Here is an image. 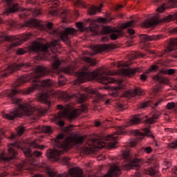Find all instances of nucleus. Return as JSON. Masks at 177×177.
<instances>
[{"label": "nucleus", "instance_id": "f257e3e1", "mask_svg": "<svg viewBox=\"0 0 177 177\" xmlns=\"http://www.w3.org/2000/svg\"><path fill=\"white\" fill-rule=\"evenodd\" d=\"M62 64V61L59 59H55L52 64V70L48 68L44 65H39L36 68L27 75H23L18 78L13 84L11 90H7L6 95L9 97L14 104H18V107L12 109L9 113H3V118L13 121L17 117L23 115H31L35 110H38L41 114H45L46 109L42 107H37L31 102L28 103H21V99L17 98V95H30L34 91H46L45 93H41L37 95L39 102L47 104L50 107V96H59L64 102H68L70 99L76 97L79 103L86 102L91 96L88 93L85 94H73L68 95L65 91H55V90H48L49 88L53 86V81L50 79H45L41 82L39 78L47 75L50 71H57L59 66Z\"/></svg>", "mask_w": 177, "mask_h": 177}, {"label": "nucleus", "instance_id": "f03ea898", "mask_svg": "<svg viewBox=\"0 0 177 177\" xmlns=\"http://www.w3.org/2000/svg\"><path fill=\"white\" fill-rule=\"evenodd\" d=\"M83 71L77 73V81L80 84L89 81L91 78H97L99 82L104 84V85L114 84V82H115V79L110 77V75H113L114 73L112 71H109L107 68L104 66L91 72L89 71L88 67H83Z\"/></svg>", "mask_w": 177, "mask_h": 177}, {"label": "nucleus", "instance_id": "7ed1b4c3", "mask_svg": "<svg viewBox=\"0 0 177 177\" xmlns=\"http://www.w3.org/2000/svg\"><path fill=\"white\" fill-rule=\"evenodd\" d=\"M64 134H58L54 140V146L58 149H62L63 151H67L71 146H78L82 145L85 140V136L74 135L68 136L65 140Z\"/></svg>", "mask_w": 177, "mask_h": 177}, {"label": "nucleus", "instance_id": "20e7f679", "mask_svg": "<svg viewBox=\"0 0 177 177\" xmlns=\"http://www.w3.org/2000/svg\"><path fill=\"white\" fill-rule=\"evenodd\" d=\"M88 111V107L86 105L82 104L80 108L74 109L71 112V108L65 109L64 111L58 113L53 117V121L59 125V127H64V121L62 120V118H67L69 121L74 120L77 115H80L81 113H85Z\"/></svg>", "mask_w": 177, "mask_h": 177}, {"label": "nucleus", "instance_id": "39448f33", "mask_svg": "<svg viewBox=\"0 0 177 177\" xmlns=\"http://www.w3.org/2000/svg\"><path fill=\"white\" fill-rule=\"evenodd\" d=\"M140 121H142V116L140 115L133 117L132 120L128 122L125 126L118 127L116 128V132H113L112 134H109L108 136H104V140H113L109 142V146L112 149H115V147H117V139L118 138V135H124V133H125V127H131V125L139 124Z\"/></svg>", "mask_w": 177, "mask_h": 177}, {"label": "nucleus", "instance_id": "423d86ee", "mask_svg": "<svg viewBox=\"0 0 177 177\" xmlns=\"http://www.w3.org/2000/svg\"><path fill=\"white\" fill-rule=\"evenodd\" d=\"M48 48L51 49L53 53H56L57 49H60V39L53 40L51 42L44 44L38 41H34L29 47V50L34 53H48Z\"/></svg>", "mask_w": 177, "mask_h": 177}, {"label": "nucleus", "instance_id": "0eeeda50", "mask_svg": "<svg viewBox=\"0 0 177 177\" xmlns=\"http://www.w3.org/2000/svg\"><path fill=\"white\" fill-rule=\"evenodd\" d=\"M123 159L127 164L123 165V169L129 171V169H133V168H139V162H142V159L134 158H132V156L128 151H124L122 153Z\"/></svg>", "mask_w": 177, "mask_h": 177}, {"label": "nucleus", "instance_id": "6e6552de", "mask_svg": "<svg viewBox=\"0 0 177 177\" xmlns=\"http://www.w3.org/2000/svg\"><path fill=\"white\" fill-rule=\"evenodd\" d=\"M19 148L20 146L17 142L8 145V153L3 151H1L0 153V161H10V160L16 158V156H17V151H16V149Z\"/></svg>", "mask_w": 177, "mask_h": 177}, {"label": "nucleus", "instance_id": "1a4fd4ad", "mask_svg": "<svg viewBox=\"0 0 177 177\" xmlns=\"http://www.w3.org/2000/svg\"><path fill=\"white\" fill-rule=\"evenodd\" d=\"M171 20H174V17L171 15H167L163 19H160V15L158 14H156L151 18L144 21L142 22V26L143 27H146V28H149V27H152V26H156V24H158L160 21H162L163 23H168Z\"/></svg>", "mask_w": 177, "mask_h": 177}, {"label": "nucleus", "instance_id": "9d476101", "mask_svg": "<svg viewBox=\"0 0 177 177\" xmlns=\"http://www.w3.org/2000/svg\"><path fill=\"white\" fill-rule=\"evenodd\" d=\"M30 67H31L30 63H27V62H21L20 64L14 63L8 66L6 68L2 69V72L1 73L0 75L1 78H3V77H8V75L13 73V71H17V70H21V68H30Z\"/></svg>", "mask_w": 177, "mask_h": 177}, {"label": "nucleus", "instance_id": "9b49d317", "mask_svg": "<svg viewBox=\"0 0 177 177\" xmlns=\"http://www.w3.org/2000/svg\"><path fill=\"white\" fill-rule=\"evenodd\" d=\"M96 143L98 144V149H103L105 146L104 142L100 140H90L81 148V153H83L84 154H90V153H93V151H95L93 147H95Z\"/></svg>", "mask_w": 177, "mask_h": 177}, {"label": "nucleus", "instance_id": "f8f14e48", "mask_svg": "<svg viewBox=\"0 0 177 177\" xmlns=\"http://www.w3.org/2000/svg\"><path fill=\"white\" fill-rule=\"evenodd\" d=\"M143 132H145V133H142L139 130H134L133 131V135L136 136V138L133 140L131 141L130 142V146L131 147H135V146H136V144L138 142H140V140H142L145 136H149L152 139H154V136L151 135V131H150L149 129L144 128Z\"/></svg>", "mask_w": 177, "mask_h": 177}, {"label": "nucleus", "instance_id": "ddd939ff", "mask_svg": "<svg viewBox=\"0 0 177 177\" xmlns=\"http://www.w3.org/2000/svg\"><path fill=\"white\" fill-rule=\"evenodd\" d=\"M54 35L59 36L62 41L67 42L68 41V35H75L77 30L73 28H66L64 31L60 32L59 30L53 31Z\"/></svg>", "mask_w": 177, "mask_h": 177}, {"label": "nucleus", "instance_id": "4468645a", "mask_svg": "<svg viewBox=\"0 0 177 177\" xmlns=\"http://www.w3.org/2000/svg\"><path fill=\"white\" fill-rule=\"evenodd\" d=\"M139 38L141 42H149L151 41H160L164 39L165 37L162 35H149L147 34L140 35Z\"/></svg>", "mask_w": 177, "mask_h": 177}, {"label": "nucleus", "instance_id": "2eb2a0df", "mask_svg": "<svg viewBox=\"0 0 177 177\" xmlns=\"http://www.w3.org/2000/svg\"><path fill=\"white\" fill-rule=\"evenodd\" d=\"M15 39H14V41L11 44V48H15V46H19V45H21L23 42H26L28 39L31 38V34H23L21 37H16L13 36Z\"/></svg>", "mask_w": 177, "mask_h": 177}, {"label": "nucleus", "instance_id": "dca6fc26", "mask_svg": "<svg viewBox=\"0 0 177 177\" xmlns=\"http://www.w3.org/2000/svg\"><path fill=\"white\" fill-rule=\"evenodd\" d=\"M62 154H63L62 151L48 149L46 152V157L53 161H57L60 160V156H62Z\"/></svg>", "mask_w": 177, "mask_h": 177}, {"label": "nucleus", "instance_id": "f3484780", "mask_svg": "<svg viewBox=\"0 0 177 177\" xmlns=\"http://www.w3.org/2000/svg\"><path fill=\"white\" fill-rule=\"evenodd\" d=\"M121 175V169L117 165L111 166L110 169L108 171L107 174L102 177H118Z\"/></svg>", "mask_w": 177, "mask_h": 177}, {"label": "nucleus", "instance_id": "a211bd4d", "mask_svg": "<svg viewBox=\"0 0 177 177\" xmlns=\"http://www.w3.org/2000/svg\"><path fill=\"white\" fill-rule=\"evenodd\" d=\"M91 48L95 53L93 55H97V53H101V52H106L109 49H111V44H100V45H93L91 46Z\"/></svg>", "mask_w": 177, "mask_h": 177}, {"label": "nucleus", "instance_id": "6ab92c4d", "mask_svg": "<svg viewBox=\"0 0 177 177\" xmlns=\"http://www.w3.org/2000/svg\"><path fill=\"white\" fill-rule=\"evenodd\" d=\"M128 93L131 97H135L136 96H143V95H145V91H143V90H141L140 88L137 87L133 90L129 91Z\"/></svg>", "mask_w": 177, "mask_h": 177}, {"label": "nucleus", "instance_id": "aec40b11", "mask_svg": "<svg viewBox=\"0 0 177 177\" xmlns=\"http://www.w3.org/2000/svg\"><path fill=\"white\" fill-rule=\"evenodd\" d=\"M137 71H139V68H127L125 69H122L121 73H122L123 75H127V77H132V75H135Z\"/></svg>", "mask_w": 177, "mask_h": 177}, {"label": "nucleus", "instance_id": "412c9836", "mask_svg": "<svg viewBox=\"0 0 177 177\" xmlns=\"http://www.w3.org/2000/svg\"><path fill=\"white\" fill-rule=\"evenodd\" d=\"M37 26H39L38 20L35 19H32L26 21L21 26V27H37Z\"/></svg>", "mask_w": 177, "mask_h": 177}, {"label": "nucleus", "instance_id": "4be33fe9", "mask_svg": "<svg viewBox=\"0 0 177 177\" xmlns=\"http://www.w3.org/2000/svg\"><path fill=\"white\" fill-rule=\"evenodd\" d=\"M177 49V38H171L169 39V42L168 44V50L172 52Z\"/></svg>", "mask_w": 177, "mask_h": 177}, {"label": "nucleus", "instance_id": "5701e85b", "mask_svg": "<svg viewBox=\"0 0 177 177\" xmlns=\"http://www.w3.org/2000/svg\"><path fill=\"white\" fill-rule=\"evenodd\" d=\"M114 33L110 35V38L113 41H115L118 39V37H122V30L120 29H113V30Z\"/></svg>", "mask_w": 177, "mask_h": 177}, {"label": "nucleus", "instance_id": "b1692460", "mask_svg": "<svg viewBox=\"0 0 177 177\" xmlns=\"http://www.w3.org/2000/svg\"><path fill=\"white\" fill-rule=\"evenodd\" d=\"M103 8V4H100L99 7L91 6L88 9L89 15H96L97 12H100Z\"/></svg>", "mask_w": 177, "mask_h": 177}, {"label": "nucleus", "instance_id": "393cba45", "mask_svg": "<svg viewBox=\"0 0 177 177\" xmlns=\"http://www.w3.org/2000/svg\"><path fill=\"white\" fill-rule=\"evenodd\" d=\"M153 78L155 81L160 82V84H168V79L160 74L155 75Z\"/></svg>", "mask_w": 177, "mask_h": 177}, {"label": "nucleus", "instance_id": "a878e982", "mask_svg": "<svg viewBox=\"0 0 177 177\" xmlns=\"http://www.w3.org/2000/svg\"><path fill=\"white\" fill-rule=\"evenodd\" d=\"M88 95H96L97 98L95 100V102H99V100H103L104 97V95L99 94L97 93V91L93 90V89H89L88 91Z\"/></svg>", "mask_w": 177, "mask_h": 177}, {"label": "nucleus", "instance_id": "bb28decb", "mask_svg": "<svg viewBox=\"0 0 177 177\" xmlns=\"http://www.w3.org/2000/svg\"><path fill=\"white\" fill-rule=\"evenodd\" d=\"M39 141L38 140L31 141L30 142V147H31L32 149H39L40 150H44V149H45V146H39Z\"/></svg>", "mask_w": 177, "mask_h": 177}, {"label": "nucleus", "instance_id": "cd10ccee", "mask_svg": "<svg viewBox=\"0 0 177 177\" xmlns=\"http://www.w3.org/2000/svg\"><path fill=\"white\" fill-rule=\"evenodd\" d=\"M176 72V69H172V68H162L160 71L159 73L160 74H165V75H172L173 74H175Z\"/></svg>", "mask_w": 177, "mask_h": 177}, {"label": "nucleus", "instance_id": "c85d7f7f", "mask_svg": "<svg viewBox=\"0 0 177 177\" xmlns=\"http://www.w3.org/2000/svg\"><path fill=\"white\" fill-rule=\"evenodd\" d=\"M157 169L156 167H150L144 171V173L147 175H149L150 176H154L155 175H157Z\"/></svg>", "mask_w": 177, "mask_h": 177}, {"label": "nucleus", "instance_id": "c756f323", "mask_svg": "<svg viewBox=\"0 0 177 177\" xmlns=\"http://www.w3.org/2000/svg\"><path fill=\"white\" fill-rule=\"evenodd\" d=\"M14 39H15V38L13 36H6V35H0V42L10 41L11 42V44H12L14 42Z\"/></svg>", "mask_w": 177, "mask_h": 177}, {"label": "nucleus", "instance_id": "7c9ffc66", "mask_svg": "<svg viewBox=\"0 0 177 177\" xmlns=\"http://www.w3.org/2000/svg\"><path fill=\"white\" fill-rule=\"evenodd\" d=\"M158 118H160V114L156 113L153 115L151 118L145 120V124L151 125V124H154V122H156V120H158Z\"/></svg>", "mask_w": 177, "mask_h": 177}, {"label": "nucleus", "instance_id": "2f4dec72", "mask_svg": "<svg viewBox=\"0 0 177 177\" xmlns=\"http://www.w3.org/2000/svg\"><path fill=\"white\" fill-rule=\"evenodd\" d=\"M83 62H86V63H88L91 66L96 65V60L93 58H91L89 57H84L82 58Z\"/></svg>", "mask_w": 177, "mask_h": 177}, {"label": "nucleus", "instance_id": "473e14b6", "mask_svg": "<svg viewBox=\"0 0 177 177\" xmlns=\"http://www.w3.org/2000/svg\"><path fill=\"white\" fill-rule=\"evenodd\" d=\"M62 73L65 74H73L74 73V68L71 66H68L62 68Z\"/></svg>", "mask_w": 177, "mask_h": 177}, {"label": "nucleus", "instance_id": "72a5a7b5", "mask_svg": "<svg viewBox=\"0 0 177 177\" xmlns=\"http://www.w3.org/2000/svg\"><path fill=\"white\" fill-rule=\"evenodd\" d=\"M45 2L48 5H52L53 8H56L60 3L59 0H45Z\"/></svg>", "mask_w": 177, "mask_h": 177}, {"label": "nucleus", "instance_id": "f704fd0d", "mask_svg": "<svg viewBox=\"0 0 177 177\" xmlns=\"http://www.w3.org/2000/svg\"><path fill=\"white\" fill-rule=\"evenodd\" d=\"M135 23V21L130 20L122 25V28H128V27H132L133 26V24Z\"/></svg>", "mask_w": 177, "mask_h": 177}, {"label": "nucleus", "instance_id": "c9c22d12", "mask_svg": "<svg viewBox=\"0 0 177 177\" xmlns=\"http://www.w3.org/2000/svg\"><path fill=\"white\" fill-rule=\"evenodd\" d=\"M95 23H96V21H92V22L90 24L91 31H96L97 28H99V25Z\"/></svg>", "mask_w": 177, "mask_h": 177}, {"label": "nucleus", "instance_id": "e433bc0d", "mask_svg": "<svg viewBox=\"0 0 177 177\" xmlns=\"http://www.w3.org/2000/svg\"><path fill=\"white\" fill-rule=\"evenodd\" d=\"M7 24L10 27V28H19V27H17V22L12 20L8 21Z\"/></svg>", "mask_w": 177, "mask_h": 177}, {"label": "nucleus", "instance_id": "4c0bfd02", "mask_svg": "<svg viewBox=\"0 0 177 177\" xmlns=\"http://www.w3.org/2000/svg\"><path fill=\"white\" fill-rule=\"evenodd\" d=\"M58 84L59 85H64V84H66V78H64V75H60L58 77Z\"/></svg>", "mask_w": 177, "mask_h": 177}, {"label": "nucleus", "instance_id": "58836bf2", "mask_svg": "<svg viewBox=\"0 0 177 177\" xmlns=\"http://www.w3.org/2000/svg\"><path fill=\"white\" fill-rule=\"evenodd\" d=\"M42 131L45 133H52L53 132L50 126H44L42 127Z\"/></svg>", "mask_w": 177, "mask_h": 177}, {"label": "nucleus", "instance_id": "ea45409f", "mask_svg": "<svg viewBox=\"0 0 177 177\" xmlns=\"http://www.w3.org/2000/svg\"><path fill=\"white\" fill-rule=\"evenodd\" d=\"M75 6H80L81 8H85V2L83 0H77L75 3Z\"/></svg>", "mask_w": 177, "mask_h": 177}, {"label": "nucleus", "instance_id": "a19ab883", "mask_svg": "<svg viewBox=\"0 0 177 177\" xmlns=\"http://www.w3.org/2000/svg\"><path fill=\"white\" fill-rule=\"evenodd\" d=\"M150 104H151V101H148L147 102H142V103L140 104L139 108L140 109H145V107H147L148 106H150Z\"/></svg>", "mask_w": 177, "mask_h": 177}, {"label": "nucleus", "instance_id": "79ce46f5", "mask_svg": "<svg viewBox=\"0 0 177 177\" xmlns=\"http://www.w3.org/2000/svg\"><path fill=\"white\" fill-rule=\"evenodd\" d=\"M161 89H162V85L158 84V85L154 86L153 93H158V92H160V91H161Z\"/></svg>", "mask_w": 177, "mask_h": 177}, {"label": "nucleus", "instance_id": "37998d69", "mask_svg": "<svg viewBox=\"0 0 177 177\" xmlns=\"http://www.w3.org/2000/svg\"><path fill=\"white\" fill-rule=\"evenodd\" d=\"M24 153L26 157H31L32 156L31 149H30L29 148L24 149Z\"/></svg>", "mask_w": 177, "mask_h": 177}, {"label": "nucleus", "instance_id": "c03bdc74", "mask_svg": "<svg viewBox=\"0 0 177 177\" xmlns=\"http://www.w3.org/2000/svg\"><path fill=\"white\" fill-rule=\"evenodd\" d=\"M25 169H27L28 171H37V165H30L28 167H25Z\"/></svg>", "mask_w": 177, "mask_h": 177}, {"label": "nucleus", "instance_id": "a18cd8bd", "mask_svg": "<svg viewBox=\"0 0 177 177\" xmlns=\"http://www.w3.org/2000/svg\"><path fill=\"white\" fill-rule=\"evenodd\" d=\"M158 70V66L157 65H152L149 67L147 73V74H149V73H150L151 71H157Z\"/></svg>", "mask_w": 177, "mask_h": 177}, {"label": "nucleus", "instance_id": "49530a36", "mask_svg": "<svg viewBox=\"0 0 177 177\" xmlns=\"http://www.w3.org/2000/svg\"><path fill=\"white\" fill-rule=\"evenodd\" d=\"M169 5L170 8H177V0H170Z\"/></svg>", "mask_w": 177, "mask_h": 177}, {"label": "nucleus", "instance_id": "de8ad7c7", "mask_svg": "<svg viewBox=\"0 0 177 177\" xmlns=\"http://www.w3.org/2000/svg\"><path fill=\"white\" fill-rule=\"evenodd\" d=\"M57 107L58 110H63V111H64V110H66V109H71V112L73 111V109L70 106H66V107L64 108L62 105L58 104Z\"/></svg>", "mask_w": 177, "mask_h": 177}, {"label": "nucleus", "instance_id": "09e8293b", "mask_svg": "<svg viewBox=\"0 0 177 177\" xmlns=\"http://www.w3.org/2000/svg\"><path fill=\"white\" fill-rule=\"evenodd\" d=\"M165 8H167L165 4H162L157 8V12H158L159 13H162V12L165 10Z\"/></svg>", "mask_w": 177, "mask_h": 177}, {"label": "nucleus", "instance_id": "8fccbe9b", "mask_svg": "<svg viewBox=\"0 0 177 177\" xmlns=\"http://www.w3.org/2000/svg\"><path fill=\"white\" fill-rule=\"evenodd\" d=\"M102 31H103V32H104V34H110L112 30L110 27L106 26V27L103 28Z\"/></svg>", "mask_w": 177, "mask_h": 177}, {"label": "nucleus", "instance_id": "3c124183", "mask_svg": "<svg viewBox=\"0 0 177 177\" xmlns=\"http://www.w3.org/2000/svg\"><path fill=\"white\" fill-rule=\"evenodd\" d=\"M166 107H167V110H172V109H174V107H175V103L174 102H169V103H167Z\"/></svg>", "mask_w": 177, "mask_h": 177}, {"label": "nucleus", "instance_id": "603ef678", "mask_svg": "<svg viewBox=\"0 0 177 177\" xmlns=\"http://www.w3.org/2000/svg\"><path fill=\"white\" fill-rule=\"evenodd\" d=\"M62 161L64 164H65V165H68V162H70V158L64 156V158H62Z\"/></svg>", "mask_w": 177, "mask_h": 177}, {"label": "nucleus", "instance_id": "864d4df0", "mask_svg": "<svg viewBox=\"0 0 177 177\" xmlns=\"http://www.w3.org/2000/svg\"><path fill=\"white\" fill-rule=\"evenodd\" d=\"M17 135H19V136H21V135H23V133L24 132V127H19L17 131Z\"/></svg>", "mask_w": 177, "mask_h": 177}, {"label": "nucleus", "instance_id": "5fc2aeb1", "mask_svg": "<svg viewBox=\"0 0 177 177\" xmlns=\"http://www.w3.org/2000/svg\"><path fill=\"white\" fill-rule=\"evenodd\" d=\"M32 156H35V157H41V156H42V152L39 151H35L33 153H32Z\"/></svg>", "mask_w": 177, "mask_h": 177}, {"label": "nucleus", "instance_id": "6e6d98bb", "mask_svg": "<svg viewBox=\"0 0 177 177\" xmlns=\"http://www.w3.org/2000/svg\"><path fill=\"white\" fill-rule=\"evenodd\" d=\"M116 109H118V110L122 111L124 110V105L118 102L115 104Z\"/></svg>", "mask_w": 177, "mask_h": 177}, {"label": "nucleus", "instance_id": "4d7b16f0", "mask_svg": "<svg viewBox=\"0 0 177 177\" xmlns=\"http://www.w3.org/2000/svg\"><path fill=\"white\" fill-rule=\"evenodd\" d=\"M48 175H49L50 177H55L56 176V171L53 170H48L47 171Z\"/></svg>", "mask_w": 177, "mask_h": 177}, {"label": "nucleus", "instance_id": "13d9d810", "mask_svg": "<svg viewBox=\"0 0 177 177\" xmlns=\"http://www.w3.org/2000/svg\"><path fill=\"white\" fill-rule=\"evenodd\" d=\"M171 176L177 177V167H174L171 169Z\"/></svg>", "mask_w": 177, "mask_h": 177}, {"label": "nucleus", "instance_id": "bf43d9fd", "mask_svg": "<svg viewBox=\"0 0 177 177\" xmlns=\"http://www.w3.org/2000/svg\"><path fill=\"white\" fill-rule=\"evenodd\" d=\"M24 53H26V50H24V49L23 48H19L17 50V55H24Z\"/></svg>", "mask_w": 177, "mask_h": 177}, {"label": "nucleus", "instance_id": "052dcab7", "mask_svg": "<svg viewBox=\"0 0 177 177\" xmlns=\"http://www.w3.org/2000/svg\"><path fill=\"white\" fill-rule=\"evenodd\" d=\"M144 151L147 154H150V153H151V151H153V149H151V147H146L144 148Z\"/></svg>", "mask_w": 177, "mask_h": 177}, {"label": "nucleus", "instance_id": "680f3d73", "mask_svg": "<svg viewBox=\"0 0 177 177\" xmlns=\"http://www.w3.org/2000/svg\"><path fill=\"white\" fill-rule=\"evenodd\" d=\"M76 27L81 30V28H84V24H82V22H77L76 23Z\"/></svg>", "mask_w": 177, "mask_h": 177}, {"label": "nucleus", "instance_id": "e2e57ef3", "mask_svg": "<svg viewBox=\"0 0 177 177\" xmlns=\"http://www.w3.org/2000/svg\"><path fill=\"white\" fill-rule=\"evenodd\" d=\"M73 128H74V125L71 124V125L68 126L67 127H66L65 131H66L67 132H70V131L73 130Z\"/></svg>", "mask_w": 177, "mask_h": 177}, {"label": "nucleus", "instance_id": "0e129e2a", "mask_svg": "<svg viewBox=\"0 0 177 177\" xmlns=\"http://www.w3.org/2000/svg\"><path fill=\"white\" fill-rule=\"evenodd\" d=\"M97 23H106V19L103 17H100L97 19Z\"/></svg>", "mask_w": 177, "mask_h": 177}, {"label": "nucleus", "instance_id": "69168bd1", "mask_svg": "<svg viewBox=\"0 0 177 177\" xmlns=\"http://www.w3.org/2000/svg\"><path fill=\"white\" fill-rule=\"evenodd\" d=\"M140 80L141 81H146L147 80V75L146 74L143 73L140 75Z\"/></svg>", "mask_w": 177, "mask_h": 177}, {"label": "nucleus", "instance_id": "338daca9", "mask_svg": "<svg viewBox=\"0 0 177 177\" xmlns=\"http://www.w3.org/2000/svg\"><path fill=\"white\" fill-rule=\"evenodd\" d=\"M128 33L130 35H133V34H135V30L132 29V28H128L127 29Z\"/></svg>", "mask_w": 177, "mask_h": 177}, {"label": "nucleus", "instance_id": "774afa93", "mask_svg": "<svg viewBox=\"0 0 177 177\" xmlns=\"http://www.w3.org/2000/svg\"><path fill=\"white\" fill-rule=\"evenodd\" d=\"M153 2L154 5H160V3H162V0H153Z\"/></svg>", "mask_w": 177, "mask_h": 177}]
</instances>
